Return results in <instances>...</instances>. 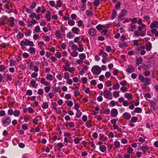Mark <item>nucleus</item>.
Here are the masks:
<instances>
[{
  "instance_id": "obj_55",
  "label": "nucleus",
  "mask_w": 158,
  "mask_h": 158,
  "mask_svg": "<svg viewBox=\"0 0 158 158\" xmlns=\"http://www.w3.org/2000/svg\"><path fill=\"white\" fill-rule=\"evenodd\" d=\"M58 92L59 93H60L61 92V90L60 89L59 86L58 87H56L54 90V92L55 93H56Z\"/></svg>"
},
{
  "instance_id": "obj_24",
  "label": "nucleus",
  "mask_w": 158,
  "mask_h": 158,
  "mask_svg": "<svg viewBox=\"0 0 158 158\" xmlns=\"http://www.w3.org/2000/svg\"><path fill=\"white\" fill-rule=\"evenodd\" d=\"M5 8L6 9V12L8 13H12V9H10L8 5L7 4L5 5Z\"/></svg>"
},
{
  "instance_id": "obj_40",
  "label": "nucleus",
  "mask_w": 158,
  "mask_h": 158,
  "mask_svg": "<svg viewBox=\"0 0 158 158\" xmlns=\"http://www.w3.org/2000/svg\"><path fill=\"white\" fill-rule=\"evenodd\" d=\"M138 118L136 117L133 116L131 118L130 123H135L137 121Z\"/></svg>"
},
{
  "instance_id": "obj_57",
  "label": "nucleus",
  "mask_w": 158,
  "mask_h": 158,
  "mask_svg": "<svg viewBox=\"0 0 158 158\" xmlns=\"http://www.w3.org/2000/svg\"><path fill=\"white\" fill-rule=\"evenodd\" d=\"M64 78L65 79H67L69 78V73L68 72H66L64 74Z\"/></svg>"
},
{
  "instance_id": "obj_1",
  "label": "nucleus",
  "mask_w": 158,
  "mask_h": 158,
  "mask_svg": "<svg viewBox=\"0 0 158 158\" xmlns=\"http://www.w3.org/2000/svg\"><path fill=\"white\" fill-rule=\"evenodd\" d=\"M146 27V25L143 23H142L141 26H139L138 27V31L136 30L135 31V36L137 37L144 36L146 35V32L142 30L143 29L145 28Z\"/></svg>"
},
{
  "instance_id": "obj_47",
  "label": "nucleus",
  "mask_w": 158,
  "mask_h": 158,
  "mask_svg": "<svg viewBox=\"0 0 158 158\" xmlns=\"http://www.w3.org/2000/svg\"><path fill=\"white\" fill-rule=\"evenodd\" d=\"M119 46L120 47L122 48H124L126 47H127V45L126 43H122V44L121 43V44H119Z\"/></svg>"
},
{
  "instance_id": "obj_8",
  "label": "nucleus",
  "mask_w": 158,
  "mask_h": 158,
  "mask_svg": "<svg viewBox=\"0 0 158 158\" xmlns=\"http://www.w3.org/2000/svg\"><path fill=\"white\" fill-rule=\"evenodd\" d=\"M97 32V31L95 28H92L89 30L88 32L90 36L93 37L96 35Z\"/></svg>"
},
{
  "instance_id": "obj_45",
  "label": "nucleus",
  "mask_w": 158,
  "mask_h": 158,
  "mask_svg": "<svg viewBox=\"0 0 158 158\" xmlns=\"http://www.w3.org/2000/svg\"><path fill=\"white\" fill-rule=\"evenodd\" d=\"M34 31L37 33L41 32L40 26H36L34 30Z\"/></svg>"
},
{
  "instance_id": "obj_42",
  "label": "nucleus",
  "mask_w": 158,
  "mask_h": 158,
  "mask_svg": "<svg viewBox=\"0 0 158 158\" xmlns=\"http://www.w3.org/2000/svg\"><path fill=\"white\" fill-rule=\"evenodd\" d=\"M130 20L131 21V23L134 24L136 23L137 22V18L136 17L134 18L133 19H130Z\"/></svg>"
},
{
  "instance_id": "obj_52",
  "label": "nucleus",
  "mask_w": 158,
  "mask_h": 158,
  "mask_svg": "<svg viewBox=\"0 0 158 158\" xmlns=\"http://www.w3.org/2000/svg\"><path fill=\"white\" fill-rule=\"evenodd\" d=\"M37 4V3L36 2H32L30 5L31 9H33L36 6V5Z\"/></svg>"
},
{
  "instance_id": "obj_58",
  "label": "nucleus",
  "mask_w": 158,
  "mask_h": 158,
  "mask_svg": "<svg viewBox=\"0 0 158 158\" xmlns=\"http://www.w3.org/2000/svg\"><path fill=\"white\" fill-rule=\"evenodd\" d=\"M86 14L87 16H89L90 15H93V13L91 11L87 10L86 11Z\"/></svg>"
},
{
  "instance_id": "obj_15",
  "label": "nucleus",
  "mask_w": 158,
  "mask_h": 158,
  "mask_svg": "<svg viewBox=\"0 0 158 158\" xmlns=\"http://www.w3.org/2000/svg\"><path fill=\"white\" fill-rule=\"evenodd\" d=\"M131 115V114L128 112H125L123 115V118L125 119H127V120L129 119Z\"/></svg>"
},
{
  "instance_id": "obj_12",
  "label": "nucleus",
  "mask_w": 158,
  "mask_h": 158,
  "mask_svg": "<svg viewBox=\"0 0 158 158\" xmlns=\"http://www.w3.org/2000/svg\"><path fill=\"white\" fill-rule=\"evenodd\" d=\"M6 76V81L9 82L12 81V77L11 74L7 73L4 74Z\"/></svg>"
},
{
  "instance_id": "obj_16",
  "label": "nucleus",
  "mask_w": 158,
  "mask_h": 158,
  "mask_svg": "<svg viewBox=\"0 0 158 158\" xmlns=\"http://www.w3.org/2000/svg\"><path fill=\"white\" fill-rule=\"evenodd\" d=\"M51 12L48 10L45 16V18H46L48 22H49L51 20Z\"/></svg>"
},
{
  "instance_id": "obj_4",
  "label": "nucleus",
  "mask_w": 158,
  "mask_h": 158,
  "mask_svg": "<svg viewBox=\"0 0 158 158\" xmlns=\"http://www.w3.org/2000/svg\"><path fill=\"white\" fill-rule=\"evenodd\" d=\"M91 71L94 74L99 75L102 71V69L98 65H94Z\"/></svg>"
},
{
  "instance_id": "obj_39",
  "label": "nucleus",
  "mask_w": 158,
  "mask_h": 158,
  "mask_svg": "<svg viewBox=\"0 0 158 158\" xmlns=\"http://www.w3.org/2000/svg\"><path fill=\"white\" fill-rule=\"evenodd\" d=\"M86 126L88 128H90L92 126L91 120L88 121L86 123Z\"/></svg>"
},
{
  "instance_id": "obj_31",
  "label": "nucleus",
  "mask_w": 158,
  "mask_h": 158,
  "mask_svg": "<svg viewBox=\"0 0 158 158\" xmlns=\"http://www.w3.org/2000/svg\"><path fill=\"white\" fill-rule=\"evenodd\" d=\"M57 4L55 6V8L57 9V7H61L62 6V2L60 0H58L56 2Z\"/></svg>"
},
{
  "instance_id": "obj_35",
  "label": "nucleus",
  "mask_w": 158,
  "mask_h": 158,
  "mask_svg": "<svg viewBox=\"0 0 158 158\" xmlns=\"http://www.w3.org/2000/svg\"><path fill=\"white\" fill-rule=\"evenodd\" d=\"M79 57L80 59L83 60L86 58L85 54L84 53L80 54L79 55Z\"/></svg>"
},
{
  "instance_id": "obj_59",
  "label": "nucleus",
  "mask_w": 158,
  "mask_h": 158,
  "mask_svg": "<svg viewBox=\"0 0 158 158\" xmlns=\"http://www.w3.org/2000/svg\"><path fill=\"white\" fill-rule=\"evenodd\" d=\"M133 149L131 147H130L127 148V152L129 154H132L133 152Z\"/></svg>"
},
{
  "instance_id": "obj_54",
  "label": "nucleus",
  "mask_w": 158,
  "mask_h": 158,
  "mask_svg": "<svg viewBox=\"0 0 158 158\" xmlns=\"http://www.w3.org/2000/svg\"><path fill=\"white\" fill-rule=\"evenodd\" d=\"M51 89V87L49 86H45L44 88V89L46 93L49 92Z\"/></svg>"
},
{
  "instance_id": "obj_34",
  "label": "nucleus",
  "mask_w": 158,
  "mask_h": 158,
  "mask_svg": "<svg viewBox=\"0 0 158 158\" xmlns=\"http://www.w3.org/2000/svg\"><path fill=\"white\" fill-rule=\"evenodd\" d=\"M151 106L153 108L154 110H156V103L153 101L151 102Z\"/></svg>"
},
{
  "instance_id": "obj_36",
  "label": "nucleus",
  "mask_w": 158,
  "mask_h": 158,
  "mask_svg": "<svg viewBox=\"0 0 158 158\" xmlns=\"http://www.w3.org/2000/svg\"><path fill=\"white\" fill-rule=\"evenodd\" d=\"M142 68L143 70H146L149 69V67L148 64H143L142 65Z\"/></svg>"
},
{
  "instance_id": "obj_19",
  "label": "nucleus",
  "mask_w": 158,
  "mask_h": 158,
  "mask_svg": "<svg viewBox=\"0 0 158 158\" xmlns=\"http://www.w3.org/2000/svg\"><path fill=\"white\" fill-rule=\"evenodd\" d=\"M14 20L15 19L13 17H10V19L9 22H10V26L11 27H13L14 26Z\"/></svg>"
},
{
  "instance_id": "obj_38",
  "label": "nucleus",
  "mask_w": 158,
  "mask_h": 158,
  "mask_svg": "<svg viewBox=\"0 0 158 158\" xmlns=\"http://www.w3.org/2000/svg\"><path fill=\"white\" fill-rule=\"evenodd\" d=\"M120 87V85L118 83H117L115 84L113 86V89L114 90H117L119 89Z\"/></svg>"
},
{
  "instance_id": "obj_64",
  "label": "nucleus",
  "mask_w": 158,
  "mask_h": 158,
  "mask_svg": "<svg viewBox=\"0 0 158 158\" xmlns=\"http://www.w3.org/2000/svg\"><path fill=\"white\" fill-rule=\"evenodd\" d=\"M15 61L12 59L10 60V66H14L15 64Z\"/></svg>"
},
{
  "instance_id": "obj_7",
  "label": "nucleus",
  "mask_w": 158,
  "mask_h": 158,
  "mask_svg": "<svg viewBox=\"0 0 158 158\" xmlns=\"http://www.w3.org/2000/svg\"><path fill=\"white\" fill-rule=\"evenodd\" d=\"M126 12L127 10L125 9H123L122 10L121 12L118 16V19L120 20H122V19H124L123 18L126 15Z\"/></svg>"
},
{
  "instance_id": "obj_33",
  "label": "nucleus",
  "mask_w": 158,
  "mask_h": 158,
  "mask_svg": "<svg viewBox=\"0 0 158 158\" xmlns=\"http://www.w3.org/2000/svg\"><path fill=\"white\" fill-rule=\"evenodd\" d=\"M20 111L19 110H15L14 111L13 115L15 117H18L19 115Z\"/></svg>"
},
{
  "instance_id": "obj_51",
  "label": "nucleus",
  "mask_w": 158,
  "mask_h": 158,
  "mask_svg": "<svg viewBox=\"0 0 158 158\" xmlns=\"http://www.w3.org/2000/svg\"><path fill=\"white\" fill-rule=\"evenodd\" d=\"M117 14V12L115 10H114L113 11L112 13L111 14V18L112 19H114L115 17V15L116 14Z\"/></svg>"
},
{
  "instance_id": "obj_13",
  "label": "nucleus",
  "mask_w": 158,
  "mask_h": 158,
  "mask_svg": "<svg viewBox=\"0 0 158 158\" xmlns=\"http://www.w3.org/2000/svg\"><path fill=\"white\" fill-rule=\"evenodd\" d=\"M126 71L129 73H131L135 71V69L132 65H129L126 69Z\"/></svg>"
},
{
  "instance_id": "obj_3",
  "label": "nucleus",
  "mask_w": 158,
  "mask_h": 158,
  "mask_svg": "<svg viewBox=\"0 0 158 158\" xmlns=\"http://www.w3.org/2000/svg\"><path fill=\"white\" fill-rule=\"evenodd\" d=\"M103 95L105 98L109 100H111L112 98V94L111 92L108 90H105L104 92H101L100 93V95Z\"/></svg>"
},
{
  "instance_id": "obj_62",
  "label": "nucleus",
  "mask_w": 158,
  "mask_h": 158,
  "mask_svg": "<svg viewBox=\"0 0 158 158\" xmlns=\"http://www.w3.org/2000/svg\"><path fill=\"white\" fill-rule=\"evenodd\" d=\"M113 95L114 97L117 98L119 96V94L117 91H115L113 92Z\"/></svg>"
},
{
  "instance_id": "obj_26",
  "label": "nucleus",
  "mask_w": 158,
  "mask_h": 158,
  "mask_svg": "<svg viewBox=\"0 0 158 158\" xmlns=\"http://www.w3.org/2000/svg\"><path fill=\"white\" fill-rule=\"evenodd\" d=\"M137 66H138L139 64H141L143 62V59L141 57H139L136 59Z\"/></svg>"
},
{
  "instance_id": "obj_9",
  "label": "nucleus",
  "mask_w": 158,
  "mask_h": 158,
  "mask_svg": "<svg viewBox=\"0 0 158 158\" xmlns=\"http://www.w3.org/2000/svg\"><path fill=\"white\" fill-rule=\"evenodd\" d=\"M118 114V110L115 108L112 109L111 111V116L115 118Z\"/></svg>"
},
{
  "instance_id": "obj_56",
  "label": "nucleus",
  "mask_w": 158,
  "mask_h": 158,
  "mask_svg": "<svg viewBox=\"0 0 158 158\" xmlns=\"http://www.w3.org/2000/svg\"><path fill=\"white\" fill-rule=\"evenodd\" d=\"M114 145L116 148H118L120 146V143L118 141H115L114 142Z\"/></svg>"
},
{
  "instance_id": "obj_27",
  "label": "nucleus",
  "mask_w": 158,
  "mask_h": 158,
  "mask_svg": "<svg viewBox=\"0 0 158 158\" xmlns=\"http://www.w3.org/2000/svg\"><path fill=\"white\" fill-rule=\"evenodd\" d=\"M151 32L152 33L155 35L156 36L158 37V31L157 29L154 28L151 30Z\"/></svg>"
},
{
  "instance_id": "obj_30",
  "label": "nucleus",
  "mask_w": 158,
  "mask_h": 158,
  "mask_svg": "<svg viewBox=\"0 0 158 158\" xmlns=\"http://www.w3.org/2000/svg\"><path fill=\"white\" fill-rule=\"evenodd\" d=\"M38 44L39 48L41 49H43V47L45 45L44 43V41H40L39 42Z\"/></svg>"
},
{
  "instance_id": "obj_50",
  "label": "nucleus",
  "mask_w": 158,
  "mask_h": 158,
  "mask_svg": "<svg viewBox=\"0 0 158 158\" xmlns=\"http://www.w3.org/2000/svg\"><path fill=\"white\" fill-rule=\"evenodd\" d=\"M135 111L137 113H140L142 111V109L139 107H136V108L135 110Z\"/></svg>"
},
{
  "instance_id": "obj_2",
  "label": "nucleus",
  "mask_w": 158,
  "mask_h": 158,
  "mask_svg": "<svg viewBox=\"0 0 158 158\" xmlns=\"http://www.w3.org/2000/svg\"><path fill=\"white\" fill-rule=\"evenodd\" d=\"M138 79L140 80L142 82H144L146 85H149L151 83V79L148 77H144L142 74L139 75Z\"/></svg>"
},
{
  "instance_id": "obj_48",
  "label": "nucleus",
  "mask_w": 158,
  "mask_h": 158,
  "mask_svg": "<svg viewBox=\"0 0 158 158\" xmlns=\"http://www.w3.org/2000/svg\"><path fill=\"white\" fill-rule=\"evenodd\" d=\"M65 103L67 104L68 106L71 107L73 106V102L71 101H66Z\"/></svg>"
},
{
  "instance_id": "obj_21",
  "label": "nucleus",
  "mask_w": 158,
  "mask_h": 158,
  "mask_svg": "<svg viewBox=\"0 0 158 158\" xmlns=\"http://www.w3.org/2000/svg\"><path fill=\"white\" fill-rule=\"evenodd\" d=\"M149 148L148 146H142L140 147V149L144 152V154H145L147 151L149 150Z\"/></svg>"
},
{
  "instance_id": "obj_14",
  "label": "nucleus",
  "mask_w": 158,
  "mask_h": 158,
  "mask_svg": "<svg viewBox=\"0 0 158 158\" xmlns=\"http://www.w3.org/2000/svg\"><path fill=\"white\" fill-rule=\"evenodd\" d=\"M78 45L79 48L77 49V50L79 52H82L84 50V48L82 47L83 46L81 41H79L78 43Z\"/></svg>"
},
{
  "instance_id": "obj_5",
  "label": "nucleus",
  "mask_w": 158,
  "mask_h": 158,
  "mask_svg": "<svg viewBox=\"0 0 158 158\" xmlns=\"http://www.w3.org/2000/svg\"><path fill=\"white\" fill-rule=\"evenodd\" d=\"M20 45L22 46L25 45L26 46H34V43L32 41H29L27 39H25L24 40L21 41L20 42Z\"/></svg>"
},
{
  "instance_id": "obj_32",
  "label": "nucleus",
  "mask_w": 158,
  "mask_h": 158,
  "mask_svg": "<svg viewBox=\"0 0 158 158\" xmlns=\"http://www.w3.org/2000/svg\"><path fill=\"white\" fill-rule=\"evenodd\" d=\"M48 102H43L42 106V107L44 109H47L48 107Z\"/></svg>"
},
{
  "instance_id": "obj_61",
  "label": "nucleus",
  "mask_w": 158,
  "mask_h": 158,
  "mask_svg": "<svg viewBox=\"0 0 158 158\" xmlns=\"http://www.w3.org/2000/svg\"><path fill=\"white\" fill-rule=\"evenodd\" d=\"M44 93V90L42 89H39L37 92V94L40 95H42Z\"/></svg>"
},
{
  "instance_id": "obj_25",
  "label": "nucleus",
  "mask_w": 158,
  "mask_h": 158,
  "mask_svg": "<svg viewBox=\"0 0 158 158\" xmlns=\"http://www.w3.org/2000/svg\"><path fill=\"white\" fill-rule=\"evenodd\" d=\"M71 30L73 33L78 35V31H79V29L77 27H74Z\"/></svg>"
},
{
  "instance_id": "obj_6",
  "label": "nucleus",
  "mask_w": 158,
  "mask_h": 158,
  "mask_svg": "<svg viewBox=\"0 0 158 158\" xmlns=\"http://www.w3.org/2000/svg\"><path fill=\"white\" fill-rule=\"evenodd\" d=\"M11 122V120L9 117L2 118L1 121V123L4 127H6L10 125Z\"/></svg>"
},
{
  "instance_id": "obj_60",
  "label": "nucleus",
  "mask_w": 158,
  "mask_h": 158,
  "mask_svg": "<svg viewBox=\"0 0 158 158\" xmlns=\"http://www.w3.org/2000/svg\"><path fill=\"white\" fill-rule=\"evenodd\" d=\"M120 90L122 91L123 93H124L127 91V89L125 86H122L120 88Z\"/></svg>"
},
{
  "instance_id": "obj_23",
  "label": "nucleus",
  "mask_w": 158,
  "mask_h": 158,
  "mask_svg": "<svg viewBox=\"0 0 158 158\" xmlns=\"http://www.w3.org/2000/svg\"><path fill=\"white\" fill-rule=\"evenodd\" d=\"M55 35L58 38L60 39L62 38V35L59 30L56 31Z\"/></svg>"
},
{
  "instance_id": "obj_11",
  "label": "nucleus",
  "mask_w": 158,
  "mask_h": 158,
  "mask_svg": "<svg viewBox=\"0 0 158 158\" xmlns=\"http://www.w3.org/2000/svg\"><path fill=\"white\" fill-rule=\"evenodd\" d=\"M150 28L152 29L154 28H158V22L156 21H153L150 25Z\"/></svg>"
},
{
  "instance_id": "obj_22",
  "label": "nucleus",
  "mask_w": 158,
  "mask_h": 158,
  "mask_svg": "<svg viewBox=\"0 0 158 158\" xmlns=\"http://www.w3.org/2000/svg\"><path fill=\"white\" fill-rule=\"evenodd\" d=\"M28 52L31 54H35V49L34 47H30L28 50Z\"/></svg>"
},
{
  "instance_id": "obj_20",
  "label": "nucleus",
  "mask_w": 158,
  "mask_h": 158,
  "mask_svg": "<svg viewBox=\"0 0 158 158\" xmlns=\"http://www.w3.org/2000/svg\"><path fill=\"white\" fill-rule=\"evenodd\" d=\"M124 97L128 100H131L133 98V96L131 94L126 93L124 94Z\"/></svg>"
},
{
  "instance_id": "obj_10",
  "label": "nucleus",
  "mask_w": 158,
  "mask_h": 158,
  "mask_svg": "<svg viewBox=\"0 0 158 158\" xmlns=\"http://www.w3.org/2000/svg\"><path fill=\"white\" fill-rule=\"evenodd\" d=\"M145 49L147 51H150L152 48V45L149 42L146 43L145 44Z\"/></svg>"
},
{
  "instance_id": "obj_44",
  "label": "nucleus",
  "mask_w": 158,
  "mask_h": 158,
  "mask_svg": "<svg viewBox=\"0 0 158 158\" xmlns=\"http://www.w3.org/2000/svg\"><path fill=\"white\" fill-rule=\"evenodd\" d=\"M46 78L49 81H52L53 79V76L51 74H48Z\"/></svg>"
},
{
  "instance_id": "obj_37",
  "label": "nucleus",
  "mask_w": 158,
  "mask_h": 158,
  "mask_svg": "<svg viewBox=\"0 0 158 158\" xmlns=\"http://www.w3.org/2000/svg\"><path fill=\"white\" fill-rule=\"evenodd\" d=\"M68 24L70 26H73L75 24V22L72 19H70L68 21Z\"/></svg>"
},
{
  "instance_id": "obj_63",
  "label": "nucleus",
  "mask_w": 158,
  "mask_h": 158,
  "mask_svg": "<svg viewBox=\"0 0 158 158\" xmlns=\"http://www.w3.org/2000/svg\"><path fill=\"white\" fill-rule=\"evenodd\" d=\"M34 18L37 20H39L40 19V14H36V13L34 12Z\"/></svg>"
},
{
  "instance_id": "obj_53",
  "label": "nucleus",
  "mask_w": 158,
  "mask_h": 158,
  "mask_svg": "<svg viewBox=\"0 0 158 158\" xmlns=\"http://www.w3.org/2000/svg\"><path fill=\"white\" fill-rule=\"evenodd\" d=\"M100 4V1L99 0H95L94 2V6L98 7Z\"/></svg>"
},
{
  "instance_id": "obj_18",
  "label": "nucleus",
  "mask_w": 158,
  "mask_h": 158,
  "mask_svg": "<svg viewBox=\"0 0 158 158\" xmlns=\"http://www.w3.org/2000/svg\"><path fill=\"white\" fill-rule=\"evenodd\" d=\"M99 55H102V57L105 58L107 56L108 54L106 52H104L103 49H101L99 52Z\"/></svg>"
},
{
  "instance_id": "obj_29",
  "label": "nucleus",
  "mask_w": 158,
  "mask_h": 158,
  "mask_svg": "<svg viewBox=\"0 0 158 158\" xmlns=\"http://www.w3.org/2000/svg\"><path fill=\"white\" fill-rule=\"evenodd\" d=\"M36 82L33 80H31L30 82L32 87L35 88H36L37 86L38 85V84H36Z\"/></svg>"
},
{
  "instance_id": "obj_46",
  "label": "nucleus",
  "mask_w": 158,
  "mask_h": 158,
  "mask_svg": "<svg viewBox=\"0 0 158 158\" xmlns=\"http://www.w3.org/2000/svg\"><path fill=\"white\" fill-rule=\"evenodd\" d=\"M136 26L135 25L131 24H130V27L131 28V31H133L135 30L136 27Z\"/></svg>"
},
{
  "instance_id": "obj_28",
  "label": "nucleus",
  "mask_w": 158,
  "mask_h": 158,
  "mask_svg": "<svg viewBox=\"0 0 158 158\" xmlns=\"http://www.w3.org/2000/svg\"><path fill=\"white\" fill-rule=\"evenodd\" d=\"M99 149L101 152H104L106 151V147L104 145H101L99 147Z\"/></svg>"
},
{
  "instance_id": "obj_17",
  "label": "nucleus",
  "mask_w": 158,
  "mask_h": 158,
  "mask_svg": "<svg viewBox=\"0 0 158 158\" xmlns=\"http://www.w3.org/2000/svg\"><path fill=\"white\" fill-rule=\"evenodd\" d=\"M40 83H41L44 84V85L46 86L49 85H50L49 83L45 81V79L44 77L41 78Z\"/></svg>"
},
{
  "instance_id": "obj_43",
  "label": "nucleus",
  "mask_w": 158,
  "mask_h": 158,
  "mask_svg": "<svg viewBox=\"0 0 158 158\" xmlns=\"http://www.w3.org/2000/svg\"><path fill=\"white\" fill-rule=\"evenodd\" d=\"M81 140V139H80L79 138H75L74 139V143L76 144H77L79 143L80 141Z\"/></svg>"
},
{
  "instance_id": "obj_49",
  "label": "nucleus",
  "mask_w": 158,
  "mask_h": 158,
  "mask_svg": "<svg viewBox=\"0 0 158 158\" xmlns=\"http://www.w3.org/2000/svg\"><path fill=\"white\" fill-rule=\"evenodd\" d=\"M77 26L78 27H80L82 26H84L83 21L81 20L77 21Z\"/></svg>"
},
{
  "instance_id": "obj_41",
  "label": "nucleus",
  "mask_w": 158,
  "mask_h": 158,
  "mask_svg": "<svg viewBox=\"0 0 158 158\" xmlns=\"http://www.w3.org/2000/svg\"><path fill=\"white\" fill-rule=\"evenodd\" d=\"M78 55V52L76 50H74L71 53V56L73 57L77 56Z\"/></svg>"
}]
</instances>
